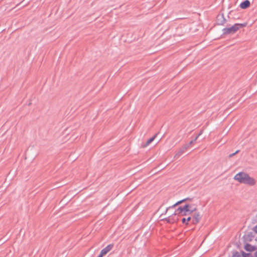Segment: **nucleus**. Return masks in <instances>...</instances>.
I'll return each instance as SVG.
<instances>
[{
  "label": "nucleus",
  "instance_id": "obj_9",
  "mask_svg": "<svg viewBox=\"0 0 257 257\" xmlns=\"http://www.w3.org/2000/svg\"><path fill=\"white\" fill-rule=\"evenodd\" d=\"M157 134H155L152 138L149 139L145 144L142 145L143 148H146L156 138Z\"/></svg>",
  "mask_w": 257,
  "mask_h": 257
},
{
  "label": "nucleus",
  "instance_id": "obj_23",
  "mask_svg": "<svg viewBox=\"0 0 257 257\" xmlns=\"http://www.w3.org/2000/svg\"><path fill=\"white\" fill-rule=\"evenodd\" d=\"M203 133V130L201 131L199 133V134L196 136V137H198V138L202 135V134Z\"/></svg>",
  "mask_w": 257,
  "mask_h": 257
},
{
  "label": "nucleus",
  "instance_id": "obj_22",
  "mask_svg": "<svg viewBox=\"0 0 257 257\" xmlns=\"http://www.w3.org/2000/svg\"><path fill=\"white\" fill-rule=\"evenodd\" d=\"M186 218H182V223H186Z\"/></svg>",
  "mask_w": 257,
  "mask_h": 257
},
{
  "label": "nucleus",
  "instance_id": "obj_13",
  "mask_svg": "<svg viewBox=\"0 0 257 257\" xmlns=\"http://www.w3.org/2000/svg\"><path fill=\"white\" fill-rule=\"evenodd\" d=\"M189 212L192 213L193 212L195 211L196 210V207H195L192 204H189Z\"/></svg>",
  "mask_w": 257,
  "mask_h": 257
},
{
  "label": "nucleus",
  "instance_id": "obj_15",
  "mask_svg": "<svg viewBox=\"0 0 257 257\" xmlns=\"http://www.w3.org/2000/svg\"><path fill=\"white\" fill-rule=\"evenodd\" d=\"M164 220H165L167 222L170 223H173L176 221L175 219H174L173 217H171L165 218Z\"/></svg>",
  "mask_w": 257,
  "mask_h": 257
},
{
  "label": "nucleus",
  "instance_id": "obj_25",
  "mask_svg": "<svg viewBox=\"0 0 257 257\" xmlns=\"http://www.w3.org/2000/svg\"><path fill=\"white\" fill-rule=\"evenodd\" d=\"M256 251L255 252L254 254L255 257H257V248H256Z\"/></svg>",
  "mask_w": 257,
  "mask_h": 257
},
{
  "label": "nucleus",
  "instance_id": "obj_10",
  "mask_svg": "<svg viewBox=\"0 0 257 257\" xmlns=\"http://www.w3.org/2000/svg\"><path fill=\"white\" fill-rule=\"evenodd\" d=\"M189 207V204H187L185 205L184 206L179 207L178 208L177 211L189 212V210H188Z\"/></svg>",
  "mask_w": 257,
  "mask_h": 257
},
{
  "label": "nucleus",
  "instance_id": "obj_8",
  "mask_svg": "<svg viewBox=\"0 0 257 257\" xmlns=\"http://www.w3.org/2000/svg\"><path fill=\"white\" fill-rule=\"evenodd\" d=\"M250 6V2L248 0H245L240 5V7L242 9H245Z\"/></svg>",
  "mask_w": 257,
  "mask_h": 257
},
{
  "label": "nucleus",
  "instance_id": "obj_19",
  "mask_svg": "<svg viewBox=\"0 0 257 257\" xmlns=\"http://www.w3.org/2000/svg\"><path fill=\"white\" fill-rule=\"evenodd\" d=\"M238 152H239V150L236 151L235 153L230 154L229 155V157L231 158V157H233V156H234L235 154H236Z\"/></svg>",
  "mask_w": 257,
  "mask_h": 257
},
{
  "label": "nucleus",
  "instance_id": "obj_17",
  "mask_svg": "<svg viewBox=\"0 0 257 257\" xmlns=\"http://www.w3.org/2000/svg\"><path fill=\"white\" fill-rule=\"evenodd\" d=\"M197 139H198V137H196L194 140L190 141V143L188 144V145H189V147L190 145H191L192 144H193L194 143H195L196 142V141L197 140Z\"/></svg>",
  "mask_w": 257,
  "mask_h": 257
},
{
  "label": "nucleus",
  "instance_id": "obj_5",
  "mask_svg": "<svg viewBox=\"0 0 257 257\" xmlns=\"http://www.w3.org/2000/svg\"><path fill=\"white\" fill-rule=\"evenodd\" d=\"M200 218L201 217L199 213H195L193 216L192 223L195 224L198 223L199 222Z\"/></svg>",
  "mask_w": 257,
  "mask_h": 257
},
{
  "label": "nucleus",
  "instance_id": "obj_16",
  "mask_svg": "<svg viewBox=\"0 0 257 257\" xmlns=\"http://www.w3.org/2000/svg\"><path fill=\"white\" fill-rule=\"evenodd\" d=\"M179 211V213H180L183 216H187L191 213L188 211H187V212L181 211Z\"/></svg>",
  "mask_w": 257,
  "mask_h": 257
},
{
  "label": "nucleus",
  "instance_id": "obj_6",
  "mask_svg": "<svg viewBox=\"0 0 257 257\" xmlns=\"http://www.w3.org/2000/svg\"><path fill=\"white\" fill-rule=\"evenodd\" d=\"M113 247V244H110L108 245L107 246H106L105 248L102 249L101 251L102 253H103L104 255H105L106 253H107L110 250H111Z\"/></svg>",
  "mask_w": 257,
  "mask_h": 257
},
{
  "label": "nucleus",
  "instance_id": "obj_21",
  "mask_svg": "<svg viewBox=\"0 0 257 257\" xmlns=\"http://www.w3.org/2000/svg\"><path fill=\"white\" fill-rule=\"evenodd\" d=\"M253 230L255 232V233H257V225L253 227Z\"/></svg>",
  "mask_w": 257,
  "mask_h": 257
},
{
  "label": "nucleus",
  "instance_id": "obj_12",
  "mask_svg": "<svg viewBox=\"0 0 257 257\" xmlns=\"http://www.w3.org/2000/svg\"><path fill=\"white\" fill-rule=\"evenodd\" d=\"M254 236L252 232L248 233L246 235H245V240L248 241H251L252 240V238Z\"/></svg>",
  "mask_w": 257,
  "mask_h": 257
},
{
  "label": "nucleus",
  "instance_id": "obj_3",
  "mask_svg": "<svg viewBox=\"0 0 257 257\" xmlns=\"http://www.w3.org/2000/svg\"><path fill=\"white\" fill-rule=\"evenodd\" d=\"M189 148V145H185L182 148H181L175 154L174 158L178 159Z\"/></svg>",
  "mask_w": 257,
  "mask_h": 257
},
{
  "label": "nucleus",
  "instance_id": "obj_4",
  "mask_svg": "<svg viewBox=\"0 0 257 257\" xmlns=\"http://www.w3.org/2000/svg\"><path fill=\"white\" fill-rule=\"evenodd\" d=\"M226 20L223 14L218 15L216 18L217 24L219 25H223L225 23Z\"/></svg>",
  "mask_w": 257,
  "mask_h": 257
},
{
  "label": "nucleus",
  "instance_id": "obj_2",
  "mask_svg": "<svg viewBox=\"0 0 257 257\" xmlns=\"http://www.w3.org/2000/svg\"><path fill=\"white\" fill-rule=\"evenodd\" d=\"M246 24H235L230 28H224L222 31L223 34H234L240 28L246 26Z\"/></svg>",
  "mask_w": 257,
  "mask_h": 257
},
{
  "label": "nucleus",
  "instance_id": "obj_18",
  "mask_svg": "<svg viewBox=\"0 0 257 257\" xmlns=\"http://www.w3.org/2000/svg\"><path fill=\"white\" fill-rule=\"evenodd\" d=\"M244 257H254L249 253H244Z\"/></svg>",
  "mask_w": 257,
  "mask_h": 257
},
{
  "label": "nucleus",
  "instance_id": "obj_7",
  "mask_svg": "<svg viewBox=\"0 0 257 257\" xmlns=\"http://www.w3.org/2000/svg\"><path fill=\"white\" fill-rule=\"evenodd\" d=\"M257 247L255 245H252L251 244L246 243L244 245V249L248 251H252L255 250L256 249Z\"/></svg>",
  "mask_w": 257,
  "mask_h": 257
},
{
  "label": "nucleus",
  "instance_id": "obj_24",
  "mask_svg": "<svg viewBox=\"0 0 257 257\" xmlns=\"http://www.w3.org/2000/svg\"><path fill=\"white\" fill-rule=\"evenodd\" d=\"M103 255H104L103 253H102L101 252H100V253L97 257H102Z\"/></svg>",
  "mask_w": 257,
  "mask_h": 257
},
{
  "label": "nucleus",
  "instance_id": "obj_14",
  "mask_svg": "<svg viewBox=\"0 0 257 257\" xmlns=\"http://www.w3.org/2000/svg\"><path fill=\"white\" fill-rule=\"evenodd\" d=\"M244 253L245 252L242 251L241 253H239L238 252H235L233 254L232 257H244Z\"/></svg>",
  "mask_w": 257,
  "mask_h": 257
},
{
  "label": "nucleus",
  "instance_id": "obj_11",
  "mask_svg": "<svg viewBox=\"0 0 257 257\" xmlns=\"http://www.w3.org/2000/svg\"><path fill=\"white\" fill-rule=\"evenodd\" d=\"M190 200V199L189 198H186V199H183L182 200H180L178 202H177V203H176L175 204H174L173 205H172V206L171 207H169V208H167L166 210V212H167V211H168V209L170 208H174L175 207H176L177 205H179V204H180L181 203H182V202H184L185 201H186V200Z\"/></svg>",
  "mask_w": 257,
  "mask_h": 257
},
{
  "label": "nucleus",
  "instance_id": "obj_20",
  "mask_svg": "<svg viewBox=\"0 0 257 257\" xmlns=\"http://www.w3.org/2000/svg\"><path fill=\"white\" fill-rule=\"evenodd\" d=\"M191 219V217H187V218H186V220L187 221V222L186 223V224H188V222L190 221Z\"/></svg>",
  "mask_w": 257,
  "mask_h": 257
},
{
  "label": "nucleus",
  "instance_id": "obj_1",
  "mask_svg": "<svg viewBox=\"0 0 257 257\" xmlns=\"http://www.w3.org/2000/svg\"><path fill=\"white\" fill-rule=\"evenodd\" d=\"M233 179L240 183L244 184L249 186H253L256 184L255 180L249 176V175L244 172H240L236 174Z\"/></svg>",
  "mask_w": 257,
  "mask_h": 257
}]
</instances>
